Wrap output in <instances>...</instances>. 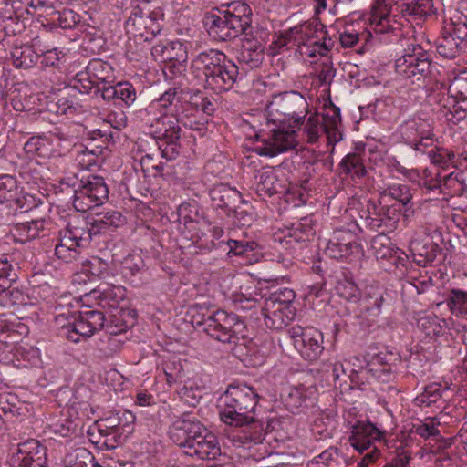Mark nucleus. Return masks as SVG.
<instances>
[{"instance_id": "obj_1", "label": "nucleus", "mask_w": 467, "mask_h": 467, "mask_svg": "<svg viewBox=\"0 0 467 467\" xmlns=\"http://www.w3.org/2000/svg\"><path fill=\"white\" fill-rule=\"evenodd\" d=\"M308 104L297 91H286L273 98L265 114V122L257 135L254 151L275 157L296 146V130L305 118Z\"/></svg>"}, {"instance_id": "obj_2", "label": "nucleus", "mask_w": 467, "mask_h": 467, "mask_svg": "<svg viewBox=\"0 0 467 467\" xmlns=\"http://www.w3.org/2000/svg\"><path fill=\"white\" fill-rule=\"evenodd\" d=\"M258 398L254 389L247 385H231L221 397V420L234 428L231 438L238 446L250 448L264 440L263 427L254 418Z\"/></svg>"}, {"instance_id": "obj_3", "label": "nucleus", "mask_w": 467, "mask_h": 467, "mask_svg": "<svg viewBox=\"0 0 467 467\" xmlns=\"http://www.w3.org/2000/svg\"><path fill=\"white\" fill-rule=\"evenodd\" d=\"M123 223L120 213L108 211L97 213L78 225L70 224L60 233L58 243L55 245V254L61 261L70 263L78 257L80 250L87 247L94 236L110 232Z\"/></svg>"}, {"instance_id": "obj_4", "label": "nucleus", "mask_w": 467, "mask_h": 467, "mask_svg": "<svg viewBox=\"0 0 467 467\" xmlns=\"http://www.w3.org/2000/svg\"><path fill=\"white\" fill-rule=\"evenodd\" d=\"M191 68L198 78H203L206 88L215 93L230 90L242 78L236 64L217 49L199 53L192 59Z\"/></svg>"}, {"instance_id": "obj_5", "label": "nucleus", "mask_w": 467, "mask_h": 467, "mask_svg": "<svg viewBox=\"0 0 467 467\" xmlns=\"http://www.w3.org/2000/svg\"><path fill=\"white\" fill-rule=\"evenodd\" d=\"M171 438L184 449V453L199 459H214L220 454L216 437L192 413H183L172 423Z\"/></svg>"}, {"instance_id": "obj_6", "label": "nucleus", "mask_w": 467, "mask_h": 467, "mask_svg": "<svg viewBox=\"0 0 467 467\" xmlns=\"http://www.w3.org/2000/svg\"><path fill=\"white\" fill-rule=\"evenodd\" d=\"M160 128L154 130L157 134L156 143L161 151V157L167 160H174L181 150V126L186 129L197 131L200 136H203L206 130L205 123L197 119L194 115L184 114L183 110L173 119L169 120L166 117L159 122Z\"/></svg>"}, {"instance_id": "obj_7", "label": "nucleus", "mask_w": 467, "mask_h": 467, "mask_svg": "<svg viewBox=\"0 0 467 467\" xmlns=\"http://www.w3.org/2000/svg\"><path fill=\"white\" fill-rule=\"evenodd\" d=\"M163 18L159 0H140L132 7L125 27L129 34L150 41L161 31Z\"/></svg>"}, {"instance_id": "obj_8", "label": "nucleus", "mask_w": 467, "mask_h": 467, "mask_svg": "<svg viewBox=\"0 0 467 467\" xmlns=\"http://www.w3.org/2000/svg\"><path fill=\"white\" fill-rule=\"evenodd\" d=\"M196 326L209 337L223 344H237L245 337L246 326L240 317L234 313L217 310L201 320H195Z\"/></svg>"}, {"instance_id": "obj_9", "label": "nucleus", "mask_w": 467, "mask_h": 467, "mask_svg": "<svg viewBox=\"0 0 467 467\" xmlns=\"http://www.w3.org/2000/svg\"><path fill=\"white\" fill-rule=\"evenodd\" d=\"M435 67L431 63V55L420 45L411 43L404 49V54L396 59V72L404 78L415 81H425L432 76Z\"/></svg>"}, {"instance_id": "obj_10", "label": "nucleus", "mask_w": 467, "mask_h": 467, "mask_svg": "<svg viewBox=\"0 0 467 467\" xmlns=\"http://www.w3.org/2000/svg\"><path fill=\"white\" fill-rule=\"evenodd\" d=\"M182 89L180 88H171L165 91L158 99L151 102L148 109L147 116L144 118L146 132L151 135L157 140V134L154 130L161 126L158 124L166 117L170 121L173 120L183 108L182 100Z\"/></svg>"}, {"instance_id": "obj_11", "label": "nucleus", "mask_w": 467, "mask_h": 467, "mask_svg": "<svg viewBox=\"0 0 467 467\" xmlns=\"http://www.w3.org/2000/svg\"><path fill=\"white\" fill-rule=\"evenodd\" d=\"M109 192L103 177H83L74 191L73 206L78 212L86 213L103 204L109 198Z\"/></svg>"}, {"instance_id": "obj_12", "label": "nucleus", "mask_w": 467, "mask_h": 467, "mask_svg": "<svg viewBox=\"0 0 467 467\" xmlns=\"http://www.w3.org/2000/svg\"><path fill=\"white\" fill-rule=\"evenodd\" d=\"M391 355L379 353L373 356L365 367L353 368L350 370V380L356 384L371 383L372 380L385 383L394 379Z\"/></svg>"}, {"instance_id": "obj_13", "label": "nucleus", "mask_w": 467, "mask_h": 467, "mask_svg": "<svg viewBox=\"0 0 467 467\" xmlns=\"http://www.w3.org/2000/svg\"><path fill=\"white\" fill-rule=\"evenodd\" d=\"M400 132L406 143L415 150L424 152L425 148L433 145L432 121L423 115H414L400 125Z\"/></svg>"}, {"instance_id": "obj_14", "label": "nucleus", "mask_w": 467, "mask_h": 467, "mask_svg": "<svg viewBox=\"0 0 467 467\" xmlns=\"http://www.w3.org/2000/svg\"><path fill=\"white\" fill-rule=\"evenodd\" d=\"M292 343L300 356L307 361H315L324 352L323 333L313 327L293 326L288 329Z\"/></svg>"}, {"instance_id": "obj_15", "label": "nucleus", "mask_w": 467, "mask_h": 467, "mask_svg": "<svg viewBox=\"0 0 467 467\" xmlns=\"http://www.w3.org/2000/svg\"><path fill=\"white\" fill-rule=\"evenodd\" d=\"M315 33L316 30H313L310 24H299L284 33L282 37L285 38V41L282 44L285 45L287 41H290L292 38L298 39V47L302 55L309 57H315L317 55L324 57L331 49V39L327 40L323 37L322 42L317 39L315 40Z\"/></svg>"}, {"instance_id": "obj_16", "label": "nucleus", "mask_w": 467, "mask_h": 467, "mask_svg": "<svg viewBox=\"0 0 467 467\" xmlns=\"http://www.w3.org/2000/svg\"><path fill=\"white\" fill-rule=\"evenodd\" d=\"M384 202L368 200L366 209L362 211L361 218L367 227L372 231L392 232L399 223L398 210L391 205L383 204Z\"/></svg>"}, {"instance_id": "obj_17", "label": "nucleus", "mask_w": 467, "mask_h": 467, "mask_svg": "<svg viewBox=\"0 0 467 467\" xmlns=\"http://www.w3.org/2000/svg\"><path fill=\"white\" fill-rule=\"evenodd\" d=\"M9 467H47L46 448L31 439L10 449L6 458Z\"/></svg>"}, {"instance_id": "obj_18", "label": "nucleus", "mask_w": 467, "mask_h": 467, "mask_svg": "<svg viewBox=\"0 0 467 467\" xmlns=\"http://www.w3.org/2000/svg\"><path fill=\"white\" fill-rule=\"evenodd\" d=\"M325 254L334 259H350L360 254L361 247L351 229H337L327 241Z\"/></svg>"}, {"instance_id": "obj_19", "label": "nucleus", "mask_w": 467, "mask_h": 467, "mask_svg": "<svg viewBox=\"0 0 467 467\" xmlns=\"http://www.w3.org/2000/svg\"><path fill=\"white\" fill-rule=\"evenodd\" d=\"M105 316L100 311L87 310L80 312L79 317L67 327L66 337L68 340L78 343L81 338L90 337L104 326Z\"/></svg>"}, {"instance_id": "obj_20", "label": "nucleus", "mask_w": 467, "mask_h": 467, "mask_svg": "<svg viewBox=\"0 0 467 467\" xmlns=\"http://www.w3.org/2000/svg\"><path fill=\"white\" fill-rule=\"evenodd\" d=\"M351 429L349 436L350 445L358 451L362 453L374 445L376 441L384 439L386 431L379 429L371 422L356 421L345 422Z\"/></svg>"}, {"instance_id": "obj_21", "label": "nucleus", "mask_w": 467, "mask_h": 467, "mask_svg": "<svg viewBox=\"0 0 467 467\" xmlns=\"http://www.w3.org/2000/svg\"><path fill=\"white\" fill-rule=\"evenodd\" d=\"M203 24L209 35L219 41L234 39L243 33L241 27H234L233 21L221 10L207 12Z\"/></svg>"}, {"instance_id": "obj_22", "label": "nucleus", "mask_w": 467, "mask_h": 467, "mask_svg": "<svg viewBox=\"0 0 467 467\" xmlns=\"http://www.w3.org/2000/svg\"><path fill=\"white\" fill-rule=\"evenodd\" d=\"M104 100L116 106H130L136 99V91L129 82H118L115 85H104L99 88Z\"/></svg>"}, {"instance_id": "obj_23", "label": "nucleus", "mask_w": 467, "mask_h": 467, "mask_svg": "<svg viewBox=\"0 0 467 467\" xmlns=\"http://www.w3.org/2000/svg\"><path fill=\"white\" fill-rule=\"evenodd\" d=\"M317 389L314 385L300 384L290 387L287 389L285 402L286 407L294 412L301 408L313 405L317 400Z\"/></svg>"}, {"instance_id": "obj_24", "label": "nucleus", "mask_w": 467, "mask_h": 467, "mask_svg": "<svg viewBox=\"0 0 467 467\" xmlns=\"http://www.w3.org/2000/svg\"><path fill=\"white\" fill-rule=\"evenodd\" d=\"M134 420L135 416L130 411H118L114 415L97 421L98 430L103 436L111 434L121 435L124 431H128L126 429H130Z\"/></svg>"}, {"instance_id": "obj_25", "label": "nucleus", "mask_w": 467, "mask_h": 467, "mask_svg": "<svg viewBox=\"0 0 467 467\" xmlns=\"http://www.w3.org/2000/svg\"><path fill=\"white\" fill-rule=\"evenodd\" d=\"M370 22L373 30L377 34L400 30L399 24L395 21L394 16H390L389 7L386 4H381L379 0H377L373 6Z\"/></svg>"}, {"instance_id": "obj_26", "label": "nucleus", "mask_w": 467, "mask_h": 467, "mask_svg": "<svg viewBox=\"0 0 467 467\" xmlns=\"http://www.w3.org/2000/svg\"><path fill=\"white\" fill-rule=\"evenodd\" d=\"M262 311L265 326L275 330H280L287 326L296 316V309L280 308L271 302H265Z\"/></svg>"}, {"instance_id": "obj_27", "label": "nucleus", "mask_w": 467, "mask_h": 467, "mask_svg": "<svg viewBox=\"0 0 467 467\" xmlns=\"http://www.w3.org/2000/svg\"><path fill=\"white\" fill-rule=\"evenodd\" d=\"M209 194L213 206L229 211L234 210L242 199L241 193L235 188L225 184L214 186Z\"/></svg>"}, {"instance_id": "obj_28", "label": "nucleus", "mask_w": 467, "mask_h": 467, "mask_svg": "<svg viewBox=\"0 0 467 467\" xmlns=\"http://www.w3.org/2000/svg\"><path fill=\"white\" fill-rule=\"evenodd\" d=\"M371 249L379 261H387L391 265H398L402 260L403 253L394 246L390 239L385 234H379L372 240Z\"/></svg>"}, {"instance_id": "obj_29", "label": "nucleus", "mask_w": 467, "mask_h": 467, "mask_svg": "<svg viewBox=\"0 0 467 467\" xmlns=\"http://www.w3.org/2000/svg\"><path fill=\"white\" fill-rule=\"evenodd\" d=\"M436 102L441 117H443L450 123L457 124L467 117V109L464 110L459 109L461 101L454 98L445 94H438Z\"/></svg>"}, {"instance_id": "obj_30", "label": "nucleus", "mask_w": 467, "mask_h": 467, "mask_svg": "<svg viewBox=\"0 0 467 467\" xmlns=\"http://www.w3.org/2000/svg\"><path fill=\"white\" fill-rule=\"evenodd\" d=\"M223 5L226 8L222 11L233 21L234 27H241L244 33L252 23V9L249 5L242 1H234Z\"/></svg>"}, {"instance_id": "obj_31", "label": "nucleus", "mask_w": 467, "mask_h": 467, "mask_svg": "<svg viewBox=\"0 0 467 467\" xmlns=\"http://www.w3.org/2000/svg\"><path fill=\"white\" fill-rule=\"evenodd\" d=\"M47 221L45 219L17 223L12 229V234L19 243L25 244L33 239L46 235Z\"/></svg>"}, {"instance_id": "obj_32", "label": "nucleus", "mask_w": 467, "mask_h": 467, "mask_svg": "<svg viewBox=\"0 0 467 467\" xmlns=\"http://www.w3.org/2000/svg\"><path fill=\"white\" fill-rule=\"evenodd\" d=\"M321 118V124L327 134L328 143L335 144L342 140V133L339 130L341 115L339 108L331 105L325 109Z\"/></svg>"}, {"instance_id": "obj_33", "label": "nucleus", "mask_w": 467, "mask_h": 467, "mask_svg": "<svg viewBox=\"0 0 467 467\" xmlns=\"http://www.w3.org/2000/svg\"><path fill=\"white\" fill-rule=\"evenodd\" d=\"M90 296L98 299L103 308H115L125 298V288L120 285H99L90 293Z\"/></svg>"}, {"instance_id": "obj_34", "label": "nucleus", "mask_w": 467, "mask_h": 467, "mask_svg": "<svg viewBox=\"0 0 467 467\" xmlns=\"http://www.w3.org/2000/svg\"><path fill=\"white\" fill-rule=\"evenodd\" d=\"M264 59V47L257 40L247 39L242 45L238 60L249 69L258 67Z\"/></svg>"}, {"instance_id": "obj_35", "label": "nucleus", "mask_w": 467, "mask_h": 467, "mask_svg": "<svg viewBox=\"0 0 467 467\" xmlns=\"http://www.w3.org/2000/svg\"><path fill=\"white\" fill-rule=\"evenodd\" d=\"M13 64L17 68H31L38 60V49L35 46V38L30 45L15 47L11 51Z\"/></svg>"}, {"instance_id": "obj_36", "label": "nucleus", "mask_w": 467, "mask_h": 467, "mask_svg": "<svg viewBox=\"0 0 467 467\" xmlns=\"http://www.w3.org/2000/svg\"><path fill=\"white\" fill-rule=\"evenodd\" d=\"M412 196L411 188L405 183L386 184L379 192L380 202H386L389 198L398 202L403 207H408L410 204Z\"/></svg>"}, {"instance_id": "obj_37", "label": "nucleus", "mask_w": 467, "mask_h": 467, "mask_svg": "<svg viewBox=\"0 0 467 467\" xmlns=\"http://www.w3.org/2000/svg\"><path fill=\"white\" fill-rule=\"evenodd\" d=\"M24 150L32 158H50L56 152L53 140L45 136L31 137L25 143Z\"/></svg>"}, {"instance_id": "obj_38", "label": "nucleus", "mask_w": 467, "mask_h": 467, "mask_svg": "<svg viewBox=\"0 0 467 467\" xmlns=\"http://www.w3.org/2000/svg\"><path fill=\"white\" fill-rule=\"evenodd\" d=\"M88 74L94 78L98 84V92L99 88L104 85H109L114 81L113 67L111 65L101 59H92L86 67Z\"/></svg>"}, {"instance_id": "obj_39", "label": "nucleus", "mask_w": 467, "mask_h": 467, "mask_svg": "<svg viewBox=\"0 0 467 467\" xmlns=\"http://www.w3.org/2000/svg\"><path fill=\"white\" fill-rule=\"evenodd\" d=\"M303 125L301 131V140L309 144H314L318 141L319 138L325 132L321 124V118L318 114H313L308 117L306 122H300L299 126ZM296 142L298 141L299 134H297Z\"/></svg>"}, {"instance_id": "obj_40", "label": "nucleus", "mask_w": 467, "mask_h": 467, "mask_svg": "<svg viewBox=\"0 0 467 467\" xmlns=\"http://www.w3.org/2000/svg\"><path fill=\"white\" fill-rule=\"evenodd\" d=\"M427 149L428 148H425L423 153L428 155L433 164L441 167L442 169L441 171H445L450 165H451L452 168H458V164L456 163L458 157L455 156L452 150L438 147H433L431 150Z\"/></svg>"}, {"instance_id": "obj_41", "label": "nucleus", "mask_w": 467, "mask_h": 467, "mask_svg": "<svg viewBox=\"0 0 467 467\" xmlns=\"http://www.w3.org/2000/svg\"><path fill=\"white\" fill-rule=\"evenodd\" d=\"M35 46L38 49V59L41 57V64L44 67H57L64 57L61 50L46 45L39 36L35 37Z\"/></svg>"}, {"instance_id": "obj_42", "label": "nucleus", "mask_w": 467, "mask_h": 467, "mask_svg": "<svg viewBox=\"0 0 467 467\" xmlns=\"http://www.w3.org/2000/svg\"><path fill=\"white\" fill-rule=\"evenodd\" d=\"M453 171L446 172V171H439L438 176L441 178L442 192L441 194H453L462 190L464 178L462 172L458 171L459 168H452Z\"/></svg>"}, {"instance_id": "obj_43", "label": "nucleus", "mask_w": 467, "mask_h": 467, "mask_svg": "<svg viewBox=\"0 0 467 467\" xmlns=\"http://www.w3.org/2000/svg\"><path fill=\"white\" fill-rule=\"evenodd\" d=\"M182 51L177 57L166 56L165 58L169 60L168 64L163 68V74L167 79H174L180 78L186 70L187 52L182 48V44H177Z\"/></svg>"}, {"instance_id": "obj_44", "label": "nucleus", "mask_w": 467, "mask_h": 467, "mask_svg": "<svg viewBox=\"0 0 467 467\" xmlns=\"http://www.w3.org/2000/svg\"><path fill=\"white\" fill-rule=\"evenodd\" d=\"M464 48L461 40H456L447 32L438 39L436 47L438 54L446 58L455 57Z\"/></svg>"}, {"instance_id": "obj_45", "label": "nucleus", "mask_w": 467, "mask_h": 467, "mask_svg": "<svg viewBox=\"0 0 467 467\" xmlns=\"http://www.w3.org/2000/svg\"><path fill=\"white\" fill-rule=\"evenodd\" d=\"M307 467H344L337 449L330 447L310 460Z\"/></svg>"}, {"instance_id": "obj_46", "label": "nucleus", "mask_w": 467, "mask_h": 467, "mask_svg": "<svg viewBox=\"0 0 467 467\" xmlns=\"http://www.w3.org/2000/svg\"><path fill=\"white\" fill-rule=\"evenodd\" d=\"M402 12L416 18H425L434 13L432 0H408Z\"/></svg>"}, {"instance_id": "obj_47", "label": "nucleus", "mask_w": 467, "mask_h": 467, "mask_svg": "<svg viewBox=\"0 0 467 467\" xmlns=\"http://www.w3.org/2000/svg\"><path fill=\"white\" fill-rule=\"evenodd\" d=\"M255 178L258 195L272 196L277 192V177L273 171H261Z\"/></svg>"}, {"instance_id": "obj_48", "label": "nucleus", "mask_w": 467, "mask_h": 467, "mask_svg": "<svg viewBox=\"0 0 467 467\" xmlns=\"http://www.w3.org/2000/svg\"><path fill=\"white\" fill-rule=\"evenodd\" d=\"M340 169L342 172L352 177L361 178L366 174V168L359 154L348 153L341 161Z\"/></svg>"}, {"instance_id": "obj_49", "label": "nucleus", "mask_w": 467, "mask_h": 467, "mask_svg": "<svg viewBox=\"0 0 467 467\" xmlns=\"http://www.w3.org/2000/svg\"><path fill=\"white\" fill-rule=\"evenodd\" d=\"M443 390L440 383H431L415 398L414 402L420 407H430L441 400Z\"/></svg>"}, {"instance_id": "obj_50", "label": "nucleus", "mask_w": 467, "mask_h": 467, "mask_svg": "<svg viewBox=\"0 0 467 467\" xmlns=\"http://www.w3.org/2000/svg\"><path fill=\"white\" fill-rule=\"evenodd\" d=\"M447 306L455 316H467V291L452 289L447 298Z\"/></svg>"}, {"instance_id": "obj_51", "label": "nucleus", "mask_w": 467, "mask_h": 467, "mask_svg": "<svg viewBox=\"0 0 467 467\" xmlns=\"http://www.w3.org/2000/svg\"><path fill=\"white\" fill-rule=\"evenodd\" d=\"M93 455L84 448L67 453L64 459L66 467H94Z\"/></svg>"}, {"instance_id": "obj_52", "label": "nucleus", "mask_w": 467, "mask_h": 467, "mask_svg": "<svg viewBox=\"0 0 467 467\" xmlns=\"http://www.w3.org/2000/svg\"><path fill=\"white\" fill-rule=\"evenodd\" d=\"M227 244L229 246V256H248L260 248V245L254 240L229 239Z\"/></svg>"}, {"instance_id": "obj_53", "label": "nucleus", "mask_w": 467, "mask_h": 467, "mask_svg": "<svg viewBox=\"0 0 467 467\" xmlns=\"http://www.w3.org/2000/svg\"><path fill=\"white\" fill-rule=\"evenodd\" d=\"M296 298V294L293 289L284 287L276 290L271 296L265 300V303H274L275 306H278L280 308L295 309L293 303Z\"/></svg>"}, {"instance_id": "obj_54", "label": "nucleus", "mask_w": 467, "mask_h": 467, "mask_svg": "<svg viewBox=\"0 0 467 467\" xmlns=\"http://www.w3.org/2000/svg\"><path fill=\"white\" fill-rule=\"evenodd\" d=\"M16 275L10 261V255H0V294L7 289L15 281Z\"/></svg>"}, {"instance_id": "obj_55", "label": "nucleus", "mask_w": 467, "mask_h": 467, "mask_svg": "<svg viewBox=\"0 0 467 467\" xmlns=\"http://www.w3.org/2000/svg\"><path fill=\"white\" fill-rule=\"evenodd\" d=\"M461 101L459 109H467V78H454L447 88V95Z\"/></svg>"}, {"instance_id": "obj_56", "label": "nucleus", "mask_w": 467, "mask_h": 467, "mask_svg": "<svg viewBox=\"0 0 467 467\" xmlns=\"http://www.w3.org/2000/svg\"><path fill=\"white\" fill-rule=\"evenodd\" d=\"M72 86L82 94H89L94 88L98 91V84L88 74L87 68L76 74L72 80Z\"/></svg>"}, {"instance_id": "obj_57", "label": "nucleus", "mask_w": 467, "mask_h": 467, "mask_svg": "<svg viewBox=\"0 0 467 467\" xmlns=\"http://www.w3.org/2000/svg\"><path fill=\"white\" fill-rule=\"evenodd\" d=\"M438 170L435 172L424 171L423 176L421 177L419 185L422 190L424 194H428L431 192H438L441 193L442 186H441V178L438 176Z\"/></svg>"}, {"instance_id": "obj_58", "label": "nucleus", "mask_w": 467, "mask_h": 467, "mask_svg": "<svg viewBox=\"0 0 467 467\" xmlns=\"http://www.w3.org/2000/svg\"><path fill=\"white\" fill-rule=\"evenodd\" d=\"M440 421L436 418H426L424 421H420L413 425L414 432L424 439H428L432 436H438L440 431L438 426Z\"/></svg>"}, {"instance_id": "obj_59", "label": "nucleus", "mask_w": 467, "mask_h": 467, "mask_svg": "<svg viewBox=\"0 0 467 467\" xmlns=\"http://www.w3.org/2000/svg\"><path fill=\"white\" fill-rule=\"evenodd\" d=\"M337 294L348 301H357L359 297V289L355 283L348 279L337 282L336 286Z\"/></svg>"}, {"instance_id": "obj_60", "label": "nucleus", "mask_w": 467, "mask_h": 467, "mask_svg": "<svg viewBox=\"0 0 467 467\" xmlns=\"http://www.w3.org/2000/svg\"><path fill=\"white\" fill-rule=\"evenodd\" d=\"M178 394L182 400L192 406H194L202 397L201 390L197 387H194L192 382L185 383L179 389Z\"/></svg>"}, {"instance_id": "obj_61", "label": "nucleus", "mask_w": 467, "mask_h": 467, "mask_svg": "<svg viewBox=\"0 0 467 467\" xmlns=\"http://www.w3.org/2000/svg\"><path fill=\"white\" fill-rule=\"evenodd\" d=\"M327 367V372L329 374V377L332 378L335 385H341L342 382H346V378L350 379V373H347L348 368H345L343 363L339 361L329 362Z\"/></svg>"}, {"instance_id": "obj_62", "label": "nucleus", "mask_w": 467, "mask_h": 467, "mask_svg": "<svg viewBox=\"0 0 467 467\" xmlns=\"http://www.w3.org/2000/svg\"><path fill=\"white\" fill-rule=\"evenodd\" d=\"M313 235V228L302 223H294L292 229L289 231V236L294 238L296 242L308 241Z\"/></svg>"}, {"instance_id": "obj_63", "label": "nucleus", "mask_w": 467, "mask_h": 467, "mask_svg": "<svg viewBox=\"0 0 467 467\" xmlns=\"http://www.w3.org/2000/svg\"><path fill=\"white\" fill-rule=\"evenodd\" d=\"M79 22V16L72 10H64L59 14L57 24L61 28L69 29L74 27Z\"/></svg>"}, {"instance_id": "obj_64", "label": "nucleus", "mask_w": 467, "mask_h": 467, "mask_svg": "<svg viewBox=\"0 0 467 467\" xmlns=\"http://www.w3.org/2000/svg\"><path fill=\"white\" fill-rule=\"evenodd\" d=\"M456 40L462 41V46L467 47V24L464 22L454 23L452 28L448 31Z\"/></svg>"}]
</instances>
